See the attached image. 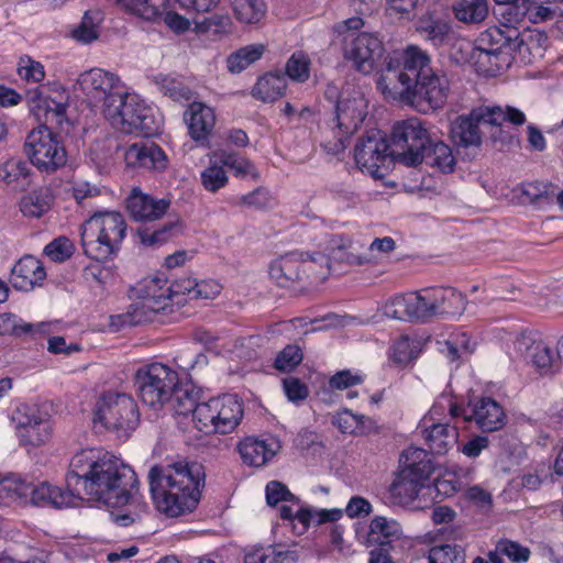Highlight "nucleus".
Returning <instances> with one entry per match:
<instances>
[{
	"label": "nucleus",
	"instance_id": "obj_21",
	"mask_svg": "<svg viewBox=\"0 0 563 563\" xmlns=\"http://www.w3.org/2000/svg\"><path fill=\"white\" fill-rule=\"evenodd\" d=\"M66 486L68 485L66 484ZM77 500V495L74 494L73 489L66 487V489L63 490L47 483H42L38 486L29 483V489L25 494V503H31L40 507H69L75 506Z\"/></svg>",
	"mask_w": 563,
	"mask_h": 563
},
{
	"label": "nucleus",
	"instance_id": "obj_53",
	"mask_svg": "<svg viewBox=\"0 0 563 563\" xmlns=\"http://www.w3.org/2000/svg\"><path fill=\"white\" fill-rule=\"evenodd\" d=\"M200 180L207 191L217 192L227 186L229 178L221 163L212 159L211 155L209 166L200 174Z\"/></svg>",
	"mask_w": 563,
	"mask_h": 563
},
{
	"label": "nucleus",
	"instance_id": "obj_55",
	"mask_svg": "<svg viewBox=\"0 0 563 563\" xmlns=\"http://www.w3.org/2000/svg\"><path fill=\"white\" fill-rule=\"evenodd\" d=\"M412 306L413 301L411 299V292L407 295L395 296L386 301L383 307V313L387 318L412 321Z\"/></svg>",
	"mask_w": 563,
	"mask_h": 563
},
{
	"label": "nucleus",
	"instance_id": "obj_45",
	"mask_svg": "<svg viewBox=\"0 0 563 563\" xmlns=\"http://www.w3.org/2000/svg\"><path fill=\"white\" fill-rule=\"evenodd\" d=\"M29 489V482L16 474H10L0 478V505H8L12 501L25 503V494Z\"/></svg>",
	"mask_w": 563,
	"mask_h": 563
},
{
	"label": "nucleus",
	"instance_id": "obj_54",
	"mask_svg": "<svg viewBox=\"0 0 563 563\" xmlns=\"http://www.w3.org/2000/svg\"><path fill=\"white\" fill-rule=\"evenodd\" d=\"M536 0H515L506 7H500L498 14L504 20V26L511 25L517 27L532 10Z\"/></svg>",
	"mask_w": 563,
	"mask_h": 563
},
{
	"label": "nucleus",
	"instance_id": "obj_13",
	"mask_svg": "<svg viewBox=\"0 0 563 563\" xmlns=\"http://www.w3.org/2000/svg\"><path fill=\"white\" fill-rule=\"evenodd\" d=\"M78 85L89 106L100 108L103 115L111 104L125 97L128 90L115 74L100 68L82 73Z\"/></svg>",
	"mask_w": 563,
	"mask_h": 563
},
{
	"label": "nucleus",
	"instance_id": "obj_39",
	"mask_svg": "<svg viewBox=\"0 0 563 563\" xmlns=\"http://www.w3.org/2000/svg\"><path fill=\"white\" fill-rule=\"evenodd\" d=\"M128 13L148 22H158L166 10L167 0H117Z\"/></svg>",
	"mask_w": 563,
	"mask_h": 563
},
{
	"label": "nucleus",
	"instance_id": "obj_40",
	"mask_svg": "<svg viewBox=\"0 0 563 563\" xmlns=\"http://www.w3.org/2000/svg\"><path fill=\"white\" fill-rule=\"evenodd\" d=\"M53 200L52 190L41 187L21 198L20 211L29 218H41L51 209Z\"/></svg>",
	"mask_w": 563,
	"mask_h": 563
},
{
	"label": "nucleus",
	"instance_id": "obj_18",
	"mask_svg": "<svg viewBox=\"0 0 563 563\" xmlns=\"http://www.w3.org/2000/svg\"><path fill=\"white\" fill-rule=\"evenodd\" d=\"M462 417L466 422H475L484 432L497 431L506 423L503 407L493 398H481L474 404H468L464 407Z\"/></svg>",
	"mask_w": 563,
	"mask_h": 563
},
{
	"label": "nucleus",
	"instance_id": "obj_42",
	"mask_svg": "<svg viewBox=\"0 0 563 563\" xmlns=\"http://www.w3.org/2000/svg\"><path fill=\"white\" fill-rule=\"evenodd\" d=\"M428 450L417 446H410L405 450L400 456L401 470L412 471L420 477L429 478L433 466L428 459Z\"/></svg>",
	"mask_w": 563,
	"mask_h": 563
},
{
	"label": "nucleus",
	"instance_id": "obj_38",
	"mask_svg": "<svg viewBox=\"0 0 563 563\" xmlns=\"http://www.w3.org/2000/svg\"><path fill=\"white\" fill-rule=\"evenodd\" d=\"M514 52L507 51H483L475 49L472 57L475 59V64L478 70L488 75L495 76L499 71L507 69L514 62Z\"/></svg>",
	"mask_w": 563,
	"mask_h": 563
},
{
	"label": "nucleus",
	"instance_id": "obj_31",
	"mask_svg": "<svg viewBox=\"0 0 563 563\" xmlns=\"http://www.w3.org/2000/svg\"><path fill=\"white\" fill-rule=\"evenodd\" d=\"M51 332V323H30L19 319L13 313L0 314V335L27 336L36 340Z\"/></svg>",
	"mask_w": 563,
	"mask_h": 563
},
{
	"label": "nucleus",
	"instance_id": "obj_17",
	"mask_svg": "<svg viewBox=\"0 0 563 563\" xmlns=\"http://www.w3.org/2000/svg\"><path fill=\"white\" fill-rule=\"evenodd\" d=\"M68 95L63 92L56 98L44 96L43 92L35 88L27 93V103L31 112L34 114L40 125H46L51 129L54 126L62 128L67 122Z\"/></svg>",
	"mask_w": 563,
	"mask_h": 563
},
{
	"label": "nucleus",
	"instance_id": "obj_64",
	"mask_svg": "<svg viewBox=\"0 0 563 563\" xmlns=\"http://www.w3.org/2000/svg\"><path fill=\"white\" fill-rule=\"evenodd\" d=\"M497 551L516 563L527 562L530 556V550L510 540H500L497 543Z\"/></svg>",
	"mask_w": 563,
	"mask_h": 563
},
{
	"label": "nucleus",
	"instance_id": "obj_19",
	"mask_svg": "<svg viewBox=\"0 0 563 563\" xmlns=\"http://www.w3.org/2000/svg\"><path fill=\"white\" fill-rule=\"evenodd\" d=\"M419 429L431 454H446L459 440V429L448 422H429V419H422Z\"/></svg>",
	"mask_w": 563,
	"mask_h": 563
},
{
	"label": "nucleus",
	"instance_id": "obj_46",
	"mask_svg": "<svg viewBox=\"0 0 563 563\" xmlns=\"http://www.w3.org/2000/svg\"><path fill=\"white\" fill-rule=\"evenodd\" d=\"M265 52V45L251 44L232 53L228 59V69L232 74H239L246 69L251 64L258 60Z\"/></svg>",
	"mask_w": 563,
	"mask_h": 563
},
{
	"label": "nucleus",
	"instance_id": "obj_1",
	"mask_svg": "<svg viewBox=\"0 0 563 563\" xmlns=\"http://www.w3.org/2000/svg\"><path fill=\"white\" fill-rule=\"evenodd\" d=\"M377 85L386 99L423 114L442 109L451 93L446 74L433 69L430 55L417 45H408L396 66L389 62Z\"/></svg>",
	"mask_w": 563,
	"mask_h": 563
},
{
	"label": "nucleus",
	"instance_id": "obj_63",
	"mask_svg": "<svg viewBox=\"0 0 563 563\" xmlns=\"http://www.w3.org/2000/svg\"><path fill=\"white\" fill-rule=\"evenodd\" d=\"M18 74L21 78L33 82H40L45 77L44 66L29 56L20 58Z\"/></svg>",
	"mask_w": 563,
	"mask_h": 563
},
{
	"label": "nucleus",
	"instance_id": "obj_61",
	"mask_svg": "<svg viewBox=\"0 0 563 563\" xmlns=\"http://www.w3.org/2000/svg\"><path fill=\"white\" fill-rule=\"evenodd\" d=\"M302 361L301 350L297 345H287L280 351L276 358L274 366L280 372H290Z\"/></svg>",
	"mask_w": 563,
	"mask_h": 563
},
{
	"label": "nucleus",
	"instance_id": "obj_56",
	"mask_svg": "<svg viewBox=\"0 0 563 563\" xmlns=\"http://www.w3.org/2000/svg\"><path fill=\"white\" fill-rule=\"evenodd\" d=\"M431 298V289L411 292V299L413 301L411 308L412 321H426L432 317H437V311Z\"/></svg>",
	"mask_w": 563,
	"mask_h": 563
},
{
	"label": "nucleus",
	"instance_id": "obj_8",
	"mask_svg": "<svg viewBox=\"0 0 563 563\" xmlns=\"http://www.w3.org/2000/svg\"><path fill=\"white\" fill-rule=\"evenodd\" d=\"M243 418V406L235 395H223L199 402L195 411V426L205 433L228 434Z\"/></svg>",
	"mask_w": 563,
	"mask_h": 563
},
{
	"label": "nucleus",
	"instance_id": "obj_62",
	"mask_svg": "<svg viewBox=\"0 0 563 563\" xmlns=\"http://www.w3.org/2000/svg\"><path fill=\"white\" fill-rule=\"evenodd\" d=\"M266 501L269 506H276L282 501L299 505V498L291 494L286 485L277 481H272L266 485Z\"/></svg>",
	"mask_w": 563,
	"mask_h": 563
},
{
	"label": "nucleus",
	"instance_id": "obj_34",
	"mask_svg": "<svg viewBox=\"0 0 563 563\" xmlns=\"http://www.w3.org/2000/svg\"><path fill=\"white\" fill-rule=\"evenodd\" d=\"M402 536L400 525L394 519L377 516L369 523V542L377 543L383 549L393 548L391 544L399 541Z\"/></svg>",
	"mask_w": 563,
	"mask_h": 563
},
{
	"label": "nucleus",
	"instance_id": "obj_60",
	"mask_svg": "<svg viewBox=\"0 0 563 563\" xmlns=\"http://www.w3.org/2000/svg\"><path fill=\"white\" fill-rule=\"evenodd\" d=\"M44 253L54 262H64L74 253V244L65 236H59L48 243Z\"/></svg>",
	"mask_w": 563,
	"mask_h": 563
},
{
	"label": "nucleus",
	"instance_id": "obj_43",
	"mask_svg": "<svg viewBox=\"0 0 563 563\" xmlns=\"http://www.w3.org/2000/svg\"><path fill=\"white\" fill-rule=\"evenodd\" d=\"M286 90L285 78L276 74L261 77L253 88V96L264 102H272L284 96Z\"/></svg>",
	"mask_w": 563,
	"mask_h": 563
},
{
	"label": "nucleus",
	"instance_id": "obj_12",
	"mask_svg": "<svg viewBox=\"0 0 563 563\" xmlns=\"http://www.w3.org/2000/svg\"><path fill=\"white\" fill-rule=\"evenodd\" d=\"M430 143V136L423 123L411 118L397 122L391 132V155L398 163L417 166L423 162V151Z\"/></svg>",
	"mask_w": 563,
	"mask_h": 563
},
{
	"label": "nucleus",
	"instance_id": "obj_25",
	"mask_svg": "<svg viewBox=\"0 0 563 563\" xmlns=\"http://www.w3.org/2000/svg\"><path fill=\"white\" fill-rule=\"evenodd\" d=\"M302 253H288L271 264L269 276L280 287H289L297 282L303 280L302 268H312V262L301 263Z\"/></svg>",
	"mask_w": 563,
	"mask_h": 563
},
{
	"label": "nucleus",
	"instance_id": "obj_35",
	"mask_svg": "<svg viewBox=\"0 0 563 563\" xmlns=\"http://www.w3.org/2000/svg\"><path fill=\"white\" fill-rule=\"evenodd\" d=\"M19 427L22 441L32 446L46 443L52 435L49 420L36 415L26 417L25 421H20Z\"/></svg>",
	"mask_w": 563,
	"mask_h": 563
},
{
	"label": "nucleus",
	"instance_id": "obj_11",
	"mask_svg": "<svg viewBox=\"0 0 563 563\" xmlns=\"http://www.w3.org/2000/svg\"><path fill=\"white\" fill-rule=\"evenodd\" d=\"M367 115V101L358 90L343 91L335 106L332 130L335 141L327 147L340 153L346 147V141L353 135Z\"/></svg>",
	"mask_w": 563,
	"mask_h": 563
},
{
	"label": "nucleus",
	"instance_id": "obj_32",
	"mask_svg": "<svg viewBox=\"0 0 563 563\" xmlns=\"http://www.w3.org/2000/svg\"><path fill=\"white\" fill-rule=\"evenodd\" d=\"M416 31L423 40L430 42L432 46L440 47L449 42L451 25L443 18L426 14L417 21Z\"/></svg>",
	"mask_w": 563,
	"mask_h": 563
},
{
	"label": "nucleus",
	"instance_id": "obj_16",
	"mask_svg": "<svg viewBox=\"0 0 563 563\" xmlns=\"http://www.w3.org/2000/svg\"><path fill=\"white\" fill-rule=\"evenodd\" d=\"M344 57L353 62L362 74L373 71L376 60L382 56V41L372 33L350 34L345 37Z\"/></svg>",
	"mask_w": 563,
	"mask_h": 563
},
{
	"label": "nucleus",
	"instance_id": "obj_22",
	"mask_svg": "<svg viewBox=\"0 0 563 563\" xmlns=\"http://www.w3.org/2000/svg\"><path fill=\"white\" fill-rule=\"evenodd\" d=\"M170 206L166 199H155L143 194L139 188H133L126 199V208L131 217L136 221H154L163 217Z\"/></svg>",
	"mask_w": 563,
	"mask_h": 563
},
{
	"label": "nucleus",
	"instance_id": "obj_14",
	"mask_svg": "<svg viewBox=\"0 0 563 563\" xmlns=\"http://www.w3.org/2000/svg\"><path fill=\"white\" fill-rule=\"evenodd\" d=\"M24 146L31 163L40 170L52 173L66 164L65 146L46 125L33 129Z\"/></svg>",
	"mask_w": 563,
	"mask_h": 563
},
{
	"label": "nucleus",
	"instance_id": "obj_3",
	"mask_svg": "<svg viewBox=\"0 0 563 563\" xmlns=\"http://www.w3.org/2000/svg\"><path fill=\"white\" fill-rule=\"evenodd\" d=\"M201 466L175 463L165 468L153 466L148 473L150 487L156 508L168 517L192 511L200 499Z\"/></svg>",
	"mask_w": 563,
	"mask_h": 563
},
{
	"label": "nucleus",
	"instance_id": "obj_41",
	"mask_svg": "<svg viewBox=\"0 0 563 563\" xmlns=\"http://www.w3.org/2000/svg\"><path fill=\"white\" fill-rule=\"evenodd\" d=\"M423 162L431 167H437L442 173H451L455 166V157L452 148L439 141L427 145L423 151Z\"/></svg>",
	"mask_w": 563,
	"mask_h": 563
},
{
	"label": "nucleus",
	"instance_id": "obj_7",
	"mask_svg": "<svg viewBox=\"0 0 563 563\" xmlns=\"http://www.w3.org/2000/svg\"><path fill=\"white\" fill-rule=\"evenodd\" d=\"M163 280L151 278L142 280L135 288L139 301L129 306L123 313L110 317V327L120 331L125 327L139 325L152 321L154 316L169 306L168 296L162 291Z\"/></svg>",
	"mask_w": 563,
	"mask_h": 563
},
{
	"label": "nucleus",
	"instance_id": "obj_20",
	"mask_svg": "<svg viewBox=\"0 0 563 563\" xmlns=\"http://www.w3.org/2000/svg\"><path fill=\"white\" fill-rule=\"evenodd\" d=\"M124 159L131 167H142L154 170H164L168 164L165 152L150 140L130 145L125 151Z\"/></svg>",
	"mask_w": 563,
	"mask_h": 563
},
{
	"label": "nucleus",
	"instance_id": "obj_33",
	"mask_svg": "<svg viewBox=\"0 0 563 563\" xmlns=\"http://www.w3.org/2000/svg\"><path fill=\"white\" fill-rule=\"evenodd\" d=\"M431 301L437 316H461L465 310V298L462 292L452 287H440L431 289Z\"/></svg>",
	"mask_w": 563,
	"mask_h": 563
},
{
	"label": "nucleus",
	"instance_id": "obj_27",
	"mask_svg": "<svg viewBox=\"0 0 563 563\" xmlns=\"http://www.w3.org/2000/svg\"><path fill=\"white\" fill-rule=\"evenodd\" d=\"M46 277L45 268L34 256H24L19 260L11 271V282L14 288L31 290Z\"/></svg>",
	"mask_w": 563,
	"mask_h": 563
},
{
	"label": "nucleus",
	"instance_id": "obj_15",
	"mask_svg": "<svg viewBox=\"0 0 563 563\" xmlns=\"http://www.w3.org/2000/svg\"><path fill=\"white\" fill-rule=\"evenodd\" d=\"M355 162L362 172L374 178L385 177L390 164L396 161L391 155L390 141L378 130L367 131L355 146Z\"/></svg>",
	"mask_w": 563,
	"mask_h": 563
},
{
	"label": "nucleus",
	"instance_id": "obj_23",
	"mask_svg": "<svg viewBox=\"0 0 563 563\" xmlns=\"http://www.w3.org/2000/svg\"><path fill=\"white\" fill-rule=\"evenodd\" d=\"M328 251L334 261L350 265H364L377 261L376 256L365 252L364 244L344 235H332L328 242Z\"/></svg>",
	"mask_w": 563,
	"mask_h": 563
},
{
	"label": "nucleus",
	"instance_id": "obj_4",
	"mask_svg": "<svg viewBox=\"0 0 563 563\" xmlns=\"http://www.w3.org/2000/svg\"><path fill=\"white\" fill-rule=\"evenodd\" d=\"M126 229L120 212H93L81 225L84 253L98 262L114 258L121 250Z\"/></svg>",
	"mask_w": 563,
	"mask_h": 563
},
{
	"label": "nucleus",
	"instance_id": "obj_29",
	"mask_svg": "<svg viewBox=\"0 0 563 563\" xmlns=\"http://www.w3.org/2000/svg\"><path fill=\"white\" fill-rule=\"evenodd\" d=\"M32 169L20 157H10L0 164V183L12 191H23L31 185Z\"/></svg>",
	"mask_w": 563,
	"mask_h": 563
},
{
	"label": "nucleus",
	"instance_id": "obj_37",
	"mask_svg": "<svg viewBox=\"0 0 563 563\" xmlns=\"http://www.w3.org/2000/svg\"><path fill=\"white\" fill-rule=\"evenodd\" d=\"M242 461L254 467L263 466L275 455V451L263 440L247 437L238 445Z\"/></svg>",
	"mask_w": 563,
	"mask_h": 563
},
{
	"label": "nucleus",
	"instance_id": "obj_6",
	"mask_svg": "<svg viewBox=\"0 0 563 563\" xmlns=\"http://www.w3.org/2000/svg\"><path fill=\"white\" fill-rule=\"evenodd\" d=\"M134 379L142 402L159 410L172 399L179 376L169 365L155 362L139 367Z\"/></svg>",
	"mask_w": 563,
	"mask_h": 563
},
{
	"label": "nucleus",
	"instance_id": "obj_58",
	"mask_svg": "<svg viewBox=\"0 0 563 563\" xmlns=\"http://www.w3.org/2000/svg\"><path fill=\"white\" fill-rule=\"evenodd\" d=\"M463 409L464 407L456 405L450 395L442 394L423 419H429V422H439L438 420H441L445 411L451 418H457L463 416Z\"/></svg>",
	"mask_w": 563,
	"mask_h": 563
},
{
	"label": "nucleus",
	"instance_id": "obj_5",
	"mask_svg": "<svg viewBox=\"0 0 563 563\" xmlns=\"http://www.w3.org/2000/svg\"><path fill=\"white\" fill-rule=\"evenodd\" d=\"M508 122L515 126L526 123V114L512 106L477 107L467 114H461L451 123L450 136L461 147H479L482 145L481 123L501 126Z\"/></svg>",
	"mask_w": 563,
	"mask_h": 563
},
{
	"label": "nucleus",
	"instance_id": "obj_28",
	"mask_svg": "<svg viewBox=\"0 0 563 563\" xmlns=\"http://www.w3.org/2000/svg\"><path fill=\"white\" fill-rule=\"evenodd\" d=\"M184 118L188 125L189 135L195 141L207 140L216 123L213 110L201 102L190 103Z\"/></svg>",
	"mask_w": 563,
	"mask_h": 563
},
{
	"label": "nucleus",
	"instance_id": "obj_2",
	"mask_svg": "<svg viewBox=\"0 0 563 563\" xmlns=\"http://www.w3.org/2000/svg\"><path fill=\"white\" fill-rule=\"evenodd\" d=\"M66 483L78 500L87 497L110 507L126 505L137 479L134 471L102 449H85L69 462Z\"/></svg>",
	"mask_w": 563,
	"mask_h": 563
},
{
	"label": "nucleus",
	"instance_id": "obj_9",
	"mask_svg": "<svg viewBox=\"0 0 563 563\" xmlns=\"http://www.w3.org/2000/svg\"><path fill=\"white\" fill-rule=\"evenodd\" d=\"M104 118L118 131L125 134H154L158 126L152 109L135 95L126 91L114 104L106 110Z\"/></svg>",
	"mask_w": 563,
	"mask_h": 563
},
{
	"label": "nucleus",
	"instance_id": "obj_57",
	"mask_svg": "<svg viewBox=\"0 0 563 563\" xmlns=\"http://www.w3.org/2000/svg\"><path fill=\"white\" fill-rule=\"evenodd\" d=\"M429 563H465V553L462 547L456 544H443L433 547L429 551Z\"/></svg>",
	"mask_w": 563,
	"mask_h": 563
},
{
	"label": "nucleus",
	"instance_id": "obj_26",
	"mask_svg": "<svg viewBox=\"0 0 563 563\" xmlns=\"http://www.w3.org/2000/svg\"><path fill=\"white\" fill-rule=\"evenodd\" d=\"M516 349L527 362L543 373H547L556 361H560L558 353L554 354L548 343L530 335L520 336L516 341Z\"/></svg>",
	"mask_w": 563,
	"mask_h": 563
},
{
	"label": "nucleus",
	"instance_id": "obj_10",
	"mask_svg": "<svg viewBox=\"0 0 563 563\" xmlns=\"http://www.w3.org/2000/svg\"><path fill=\"white\" fill-rule=\"evenodd\" d=\"M95 421L115 432L119 439L128 438L140 421L137 405L126 394L106 393L97 402Z\"/></svg>",
	"mask_w": 563,
	"mask_h": 563
},
{
	"label": "nucleus",
	"instance_id": "obj_59",
	"mask_svg": "<svg viewBox=\"0 0 563 563\" xmlns=\"http://www.w3.org/2000/svg\"><path fill=\"white\" fill-rule=\"evenodd\" d=\"M287 76L297 82H305L310 76V59L301 53H294L286 64Z\"/></svg>",
	"mask_w": 563,
	"mask_h": 563
},
{
	"label": "nucleus",
	"instance_id": "obj_24",
	"mask_svg": "<svg viewBox=\"0 0 563 563\" xmlns=\"http://www.w3.org/2000/svg\"><path fill=\"white\" fill-rule=\"evenodd\" d=\"M522 48L518 27L511 25L493 26L483 32L475 49L517 52Z\"/></svg>",
	"mask_w": 563,
	"mask_h": 563
},
{
	"label": "nucleus",
	"instance_id": "obj_36",
	"mask_svg": "<svg viewBox=\"0 0 563 563\" xmlns=\"http://www.w3.org/2000/svg\"><path fill=\"white\" fill-rule=\"evenodd\" d=\"M212 159L232 170L235 177L251 178L254 180L258 178V172L254 164L239 153L220 148L212 153Z\"/></svg>",
	"mask_w": 563,
	"mask_h": 563
},
{
	"label": "nucleus",
	"instance_id": "obj_52",
	"mask_svg": "<svg viewBox=\"0 0 563 563\" xmlns=\"http://www.w3.org/2000/svg\"><path fill=\"white\" fill-rule=\"evenodd\" d=\"M329 255L314 252V253H302L300 257L301 263L314 262L311 266L312 268H302V273L307 279L311 283H321L324 282L330 275V262Z\"/></svg>",
	"mask_w": 563,
	"mask_h": 563
},
{
	"label": "nucleus",
	"instance_id": "obj_47",
	"mask_svg": "<svg viewBox=\"0 0 563 563\" xmlns=\"http://www.w3.org/2000/svg\"><path fill=\"white\" fill-rule=\"evenodd\" d=\"M183 231V223L179 220L169 221L163 224L159 229L151 231L148 229L139 230L137 234L140 236V241L144 245L156 246L162 245L173 239L174 236L180 234Z\"/></svg>",
	"mask_w": 563,
	"mask_h": 563
},
{
	"label": "nucleus",
	"instance_id": "obj_49",
	"mask_svg": "<svg viewBox=\"0 0 563 563\" xmlns=\"http://www.w3.org/2000/svg\"><path fill=\"white\" fill-rule=\"evenodd\" d=\"M457 20L465 23H479L488 15L487 0H460L454 5Z\"/></svg>",
	"mask_w": 563,
	"mask_h": 563
},
{
	"label": "nucleus",
	"instance_id": "obj_44",
	"mask_svg": "<svg viewBox=\"0 0 563 563\" xmlns=\"http://www.w3.org/2000/svg\"><path fill=\"white\" fill-rule=\"evenodd\" d=\"M235 18L244 24H258L266 16V4L263 0H232Z\"/></svg>",
	"mask_w": 563,
	"mask_h": 563
},
{
	"label": "nucleus",
	"instance_id": "obj_50",
	"mask_svg": "<svg viewBox=\"0 0 563 563\" xmlns=\"http://www.w3.org/2000/svg\"><path fill=\"white\" fill-rule=\"evenodd\" d=\"M102 21V15L97 10L87 11L81 22L73 30V37L84 44H89L99 37V24Z\"/></svg>",
	"mask_w": 563,
	"mask_h": 563
},
{
	"label": "nucleus",
	"instance_id": "obj_30",
	"mask_svg": "<svg viewBox=\"0 0 563 563\" xmlns=\"http://www.w3.org/2000/svg\"><path fill=\"white\" fill-rule=\"evenodd\" d=\"M426 479V477L413 474L412 471L400 470L389 486L391 499L399 505L410 504L419 495Z\"/></svg>",
	"mask_w": 563,
	"mask_h": 563
},
{
	"label": "nucleus",
	"instance_id": "obj_48",
	"mask_svg": "<svg viewBox=\"0 0 563 563\" xmlns=\"http://www.w3.org/2000/svg\"><path fill=\"white\" fill-rule=\"evenodd\" d=\"M169 402L177 415L192 413V420L195 421V411L199 404L197 402V393L192 386L184 385L178 379L177 387Z\"/></svg>",
	"mask_w": 563,
	"mask_h": 563
},
{
	"label": "nucleus",
	"instance_id": "obj_51",
	"mask_svg": "<svg viewBox=\"0 0 563 563\" xmlns=\"http://www.w3.org/2000/svg\"><path fill=\"white\" fill-rule=\"evenodd\" d=\"M155 84L162 93L174 101H189L192 97L191 89L178 77L158 75L155 77Z\"/></svg>",
	"mask_w": 563,
	"mask_h": 563
}]
</instances>
